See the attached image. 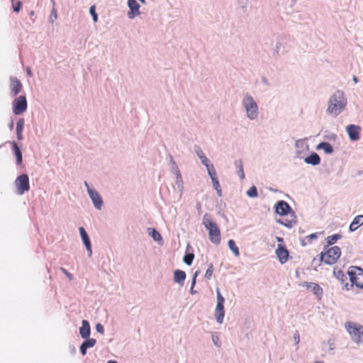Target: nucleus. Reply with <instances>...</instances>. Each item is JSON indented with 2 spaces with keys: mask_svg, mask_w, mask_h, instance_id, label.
<instances>
[{
  "mask_svg": "<svg viewBox=\"0 0 363 363\" xmlns=\"http://www.w3.org/2000/svg\"><path fill=\"white\" fill-rule=\"evenodd\" d=\"M203 225L208 230V238L210 241L214 245H219L221 240V233L217 223L212 218L211 216L206 213L203 216Z\"/></svg>",
  "mask_w": 363,
  "mask_h": 363,
  "instance_id": "nucleus-1",
  "label": "nucleus"
},
{
  "mask_svg": "<svg viewBox=\"0 0 363 363\" xmlns=\"http://www.w3.org/2000/svg\"><path fill=\"white\" fill-rule=\"evenodd\" d=\"M347 104L344 93L341 91H335L330 98L327 111L337 116L345 107Z\"/></svg>",
  "mask_w": 363,
  "mask_h": 363,
  "instance_id": "nucleus-2",
  "label": "nucleus"
},
{
  "mask_svg": "<svg viewBox=\"0 0 363 363\" xmlns=\"http://www.w3.org/2000/svg\"><path fill=\"white\" fill-rule=\"evenodd\" d=\"M340 255L341 250L338 246L330 247L319 254L320 260L328 265L335 264Z\"/></svg>",
  "mask_w": 363,
  "mask_h": 363,
  "instance_id": "nucleus-3",
  "label": "nucleus"
},
{
  "mask_svg": "<svg viewBox=\"0 0 363 363\" xmlns=\"http://www.w3.org/2000/svg\"><path fill=\"white\" fill-rule=\"evenodd\" d=\"M347 274L350 277L352 286L363 289V269L358 267L352 266L349 268Z\"/></svg>",
  "mask_w": 363,
  "mask_h": 363,
  "instance_id": "nucleus-4",
  "label": "nucleus"
},
{
  "mask_svg": "<svg viewBox=\"0 0 363 363\" xmlns=\"http://www.w3.org/2000/svg\"><path fill=\"white\" fill-rule=\"evenodd\" d=\"M345 328L354 341L363 343L362 325L355 323L349 322L345 324Z\"/></svg>",
  "mask_w": 363,
  "mask_h": 363,
  "instance_id": "nucleus-5",
  "label": "nucleus"
},
{
  "mask_svg": "<svg viewBox=\"0 0 363 363\" xmlns=\"http://www.w3.org/2000/svg\"><path fill=\"white\" fill-rule=\"evenodd\" d=\"M217 294V305L215 310V316L216 320L218 323H222L223 321V318L225 315L224 311V302L225 299L221 295L219 289H218L216 291Z\"/></svg>",
  "mask_w": 363,
  "mask_h": 363,
  "instance_id": "nucleus-6",
  "label": "nucleus"
},
{
  "mask_svg": "<svg viewBox=\"0 0 363 363\" xmlns=\"http://www.w3.org/2000/svg\"><path fill=\"white\" fill-rule=\"evenodd\" d=\"M243 104L250 119H255L257 116V105L251 96H247L243 100Z\"/></svg>",
  "mask_w": 363,
  "mask_h": 363,
  "instance_id": "nucleus-7",
  "label": "nucleus"
},
{
  "mask_svg": "<svg viewBox=\"0 0 363 363\" xmlns=\"http://www.w3.org/2000/svg\"><path fill=\"white\" fill-rule=\"evenodd\" d=\"M18 194H23L30 189L28 176L26 174H21L17 177L15 182Z\"/></svg>",
  "mask_w": 363,
  "mask_h": 363,
  "instance_id": "nucleus-8",
  "label": "nucleus"
},
{
  "mask_svg": "<svg viewBox=\"0 0 363 363\" xmlns=\"http://www.w3.org/2000/svg\"><path fill=\"white\" fill-rule=\"evenodd\" d=\"M27 109V101L25 96H20L13 103V112L16 115H20Z\"/></svg>",
  "mask_w": 363,
  "mask_h": 363,
  "instance_id": "nucleus-9",
  "label": "nucleus"
},
{
  "mask_svg": "<svg viewBox=\"0 0 363 363\" xmlns=\"http://www.w3.org/2000/svg\"><path fill=\"white\" fill-rule=\"evenodd\" d=\"M85 185L87 186L88 193L92 200V202H93L94 206L97 209H101V206L103 204V201H102L101 197L96 191H94L89 187L87 182H85Z\"/></svg>",
  "mask_w": 363,
  "mask_h": 363,
  "instance_id": "nucleus-10",
  "label": "nucleus"
},
{
  "mask_svg": "<svg viewBox=\"0 0 363 363\" xmlns=\"http://www.w3.org/2000/svg\"><path fill=\"white\" fill-rule=\"evenodd\" d=\"M291 208L287 202L284 201H279L275 206V211L281 216H286L290 213Z\"/></svg>",
  "mask_w": 363,
  "mask_h": 363,
  "instance_id": "nucleus-11",
  "label": "nucleus"
},
{
  "mask_svg": "<svg viewBox=\"0 0 363 363\" xmlns=\"http://www.w3.org/2000/svg\"><path fill=\"white\" fill-rule=\"evenodd\" d=\"M23 89V85L20 80L16 77H11L10 79V89L12 96H16Z\"/></svg>",
  "mask_w": 363,
  "mask_h": 363,
  "instance_id": "nucleus-12",
  "label": "nucleus"
},
{
  "mask_svg": "<svg viewBox=\"0 0 363 363\" xmlns=\"http://www.w3.org/2000/svg\"><path fill=\"white\" fill-rule=\"evenodd\" d=\"M276 255L281 264L286 263L289 259V251L281 245H278Z\"/></svg>",
  "mask_w": 363,
  "mask_h": 363,
  "instance_id": "nucleus-13",
  "label": "nucleus"
},
{
  "mask_svg": "<svg viewBox=\"0 0 363 363\" xmlns=\"http://www.w3.org/2000/svg\"><path fill=\"white\" fill-rule=\"evenodd\" d=\"M128 5L130 8V11L128 14L130 18H133L135 16L140 13V5L135 0H128Z\"/></svg>",
  "mask_w": 363,
  "mask_h": 363,
  "instance_id": "nucleus-14",
  "label": "nucleus"
},
{
  "mask_svg": "<svg viewBox=\"0 0 363 363\" xmlns=\"http://www.w3.org/2000/svg\"><path fill=\"white\" fill-rule=\"evenodd\" d=\"M347 132L352 140H357L359 138L360 128L355 125H350L347 127Z\"/></svg>",
  "mask_w": 363,
  "mask_h": 363,
  "instance_id": "nucleus-15",
  "label": "nucleus"
},
{
  "mask_svg": "<svg viewBox=\"0 0 363 363\" xmlns=\"http://www.w3.org/2000/svg\"><path fill=\"white\" fill-rule=\"evenodd\" d=\"M79 232H80V235H81L82 239L83 240V242H84L87 251L89 252V255L91 256L92 252H91V242L89 240V236L83 227L79 228Z\"/></svg>",
  "mask_w": 363,
  "mask_h": 363,
  "instance_id": "nucleus-16",
  "label": "nucleus"
},
{
  "mask_svg": "<svg viewBox=\"0 0 363 363\" xmlns=\"http://www.w3.org/2000/svg\"><path fill=\"white\" fill-rule=\"evenodd\" d=\"M79 333L82 338H87L90 335V325L87 320H82V325L79 328Z\"/></svg>",
  "mask_w": 363,
  "mask_h": 363,
  "instance_id": "nucleus-17",
  "label": "nucleus"
},
{
  "mask_svg": "<svg viewBox=\"0 0 363 363\" xmlns=\"http://www.w3.org/2000/svg\"><path fill=\"white\" fill-rule=\"evenodd\" d=\"M96 342V340L93 338H89L84 341L80 346V352L82 354L85 355L86 354L87 348L94 347Z\"/></svg>",
  "mask_w": 363,
  "mask_h": 363,
  "instance_id": "nucleus-18",
  "label": "nucleus"
},
{
  "mask_svg": "<svg viewBox=\"0 0 363 363\" xmlns=\"http://www.w3.org/2000/svg\"><path fill=\"white\" fill-rule=\"evenodd\" d=\"M363 225V215L357 216L350 225V230L354 231Z\"/></svg>",
  "mask_w": 363,
  "mask_h": 363,
  "instance_id": "nucleus-19",
  "label": "nucleus"
},
{
  "mask_svg": "<svg viewBox=\"0 0 363 363\" xmlns=\"http://www.w3.org/2000/svg\"><path fill=\"white\" fill-rule=\"evenodd\" d=\"M278 222L283 225H285L288 228H291L293 227L296 223V216H294V213L290 216V219H288V218H285V219H283V220H278Z\"/></svg>",
  "mask_w": 363,
  "mask_h": 363,
  "instance_id": "nucleus-20",
  "label": "nucleus"
},
{
  "mask_svg": "<svg viewBox=\"0 0 363 363\" xmlns=\"http://www.w3.org/2000/svg\"><path fill=\"white\" fill-rule=\"evenodd\" d=\"M305 162L307 164L317 165L320 162V158L317 153H312L311 155L305 158Z\"/></svg>",
  "mask_w": 363,
  "mask_h": 363,
  "instance_id": "nucleus-21",
  "label": "nucleus"
},
{
  "mask_svg": "<svg viewBox=\"0 0 363 363\" xmlns=\"http://www.w3.org/2000/svg\"><path fill=\"white\" fill-rule=\"evenodd\" d=\"M24 127V119L20 118L16 123V135L18 140H23V130Z\"/></svg>",
  "mask_w": 363,
  "mask_h": 363,
  "instance_id": "nucleus-22",
  "label": "nucleus"
},
{
  "mask_svg": "<svg viewBox=\"0 0 363 363\" xmlns=\"http://www.w3.org/2000/svg\"><path fill=\"white\" fill-rule=\"evenodd\" d=\"M186 279V273L180 269H177L174 273V281L177 283H183Z\"/></svg>",
  "mask_w": 363,
  "mask_h": 363,
  "instance_id": "nucleus-23",
  "label": "nucleus"
},
{
  "mask_svg": "<svg viewBox=\"0 0 363 363\" xmlns=\"http://www.w3.org/2000/svg\"><path fill=\"white\" fill-rule=\"evenodd\" d=\"M12 147L14 152V155L16 157V162L18 164H21L22 162V153L16 142L12 143Z\"/></svg>",
  "mask_w": 363,
  "mask_h": 363,
  "instance_id": "nucleus-24",
  "label": "nucleus"
},
{
  "mask_svg": "<svg viewBox=\"0 0 363 363\" xmlns=\"http://www.w3.org/2000/svg\"><path fill=\"white\" fill-rule=\"evenodd\" d=\"M318 148L323 150L327 154H330L333 152L332 145L329 143L326 142L320 143Z\"/></svg>",
  "mask_w": 363,
  "mask_h": 363,
  "instance_id": "nucleus-25",
  "label": "nucleus"
},
{
  "mask_svg": "<svg viewBox=\"0 0 363 363\" xmlns=\"http://www.w3.org/2000/svg\"><path fill=\"white\" fill-rule=\"evenodd\" d=\"M333 274L337 279L342 282L346 280L345 274L343 271L339 268L335 267L333 269Z\"/></svg>",
  "mask_w": 363,
  "mask_h": 363,
  "instance_id": "nucleus-26",
  "label": "nucleus"
},
{
  "mask_svg": "<svg viewBox=\"0 0 363 363\" xmlns=\"http://www.w3.org/2000/svg\"><path fill=\"white\" fill-rule=\"evenodd\" d=\"M341 235L340 234H333L332 235H329L326 238L325 240L328 245H332L335 243L338 240L341 238Z\"/></svg>",
  "mask_w": 363,
  "mask_h": 363,
  "instance_id": "nucleus-27",
  "label": "nucleus"
},
{
  "mask_svg": "<svg viewBox=\"0 0 363 363\" xmlns=\"http://www.w3.org/2000/svg\"><path fill=\"white\" fill-rule=\"evenodd\" d=\"M229 248L232 250L233 254L238 257L240 255L239 248L236 246L235 242L233 240H229L228 242Z\"/></svg>",
  "mask_w": 363,
  "mask_h": 363,
  "instance_id": "nucleus-28",
  "label": "nucleus"
},
{
  "mask_svg": "<svg viewBox=\"0 0 363 363\" xmlns=\"http://www.w3.org/2000/svg\"><path fill=\"white\" fill-rule=\"evenodd\" d=\"M311 291L318 297H320L323 295V289L318 284L312 285Z\"/></svg>",
  "mask_w": 363,
  "mask_h": 363,
  "instance_id": "nucleus-29",
  "label": "nucleus"
},
{
  "mask_svg": "<svg viewBox=\"0 0 363 363\" xmlns=\"http://www.w3.org/2000/svg\"><path fill=\"white\" fill-rule=\"evenodd\" d=\"M211 181H212V184H213L214 189L217 191L218 195L219 196H220L222 195V190H221V187L220 186L218 178H213V179H211Z\"/></svg>",
  "mask_w": 363,
  "mask_h": 363,
  "instance_id": "nucleus-30",
  "label": "nucleus"
},
{
  "mask_svg": "<svg viewBox=\"0 0 363 363\" xmlns=\"http://www.w3.org/2000/svg\"><path fill=\"white\" fill-rule=\"evenodd\" d=\"M150 235L152 236L154 240L155 241H160L162 240V236L154 228H150Z\"/></svg>",
  "mask_w": 363,
  "mask_h": 363,
  "instance_id": "nucleus-31",
  "label": "nucleus"
},
{
  "mask_svg": "<svg viewBox=\"0 0 363 363\" xmlns=\"http://www.w3.org/2000/svg\"><path fill=\"white\" fill-rule=\"evenodd\" d=\"M236 167L238 168V174L241 179L245 178V173L243 169V165L241 161H238L235 162Z\"/></svg>",
  "mask_w": 363,
  "mask_h": 363,
  "instance_id": "nucleus-32",
  "label": "nucleus"
},
{
  "mask_svg": "<svg viewBox=\"0 0 363 363\" xmlns=\"http://www.w3.org/2000/svg\"><path fill=\"white\" fill-rule=\"evenodd\" d=\"M247 195L250 198H255L258 196L257 190L255 186H252L247 191Z\"/></svg>",
  "mask_w": 363,
  "mask_h": 363,
  "instance_id": "nucleus-33",
  "label": "nucleus"
},
{
  "mask_svg": "<svg viewBox=\"0 0 363 363\" xmlns=\"http://www.w3.org/2000/svg\"><path fill=\"white\" fill-rule=\"evenodd\" d=\"M206 167L211 179H213V178H217L216 172L213 164H210L207 165Z\"/></svg>",
  "mask_w": 363,
  "mask_h": 363,
  "instance_id": "nucleus-34",
  "label": "nucleus"
},
{
  "mask_svg": "<svg viewBox=\"0 0 363 363\" xmlns=\"http://www.w3.org/2000/svg\"><path fill=\"white\" fill-rule=\"evenodd\" d=\"M198 155L199 157V158L201 159L202 163L206 167L207 165L210 164H209V161L208 160V158L204 155L203 152L201 151V150H199V152H198Z\"/></svg>",
  "mask_w": 363,
  "mask_h": 363,
  "instance_id": "nucleus-35",
  "label": "nucleus"
},
{
  "mask_svg": "<svg viewBox=\"0 0 363 363\" xmlns=\"http://www.w3.org/2000/svg\"><path fill=\"white\" fill-rule=\"evenodd\" d=\"M194 258V255L193 253L186 254L184 257V262L188 264L191 265L192 264L193 259Z\"/></svg>",
  "mask_w": 363,
  "mask_h": 363,
  "instance_id": "nucleus-36",
  "label": "nucleus"
},
{
  "mask_svg": "<svg viewBox=\"0 0 363 363\" xmlns=\"http://www.w3.org/2000/svg\"><path fill=\"white\" fill-rule=\"evenodd\" d=\"M213 265L212 264H211L207 270L206 271V273H205V277L208 279H210L213 275Z\"/></svg>",
  "mask_w": 363,
  "mask_h": 363,
  "instance_id": "nucleus-37",
  "label": "nucleus"
},
{
  "mask_svg": "<svg viewBox=\"0 0 363 363\" xmlns=\"http://www.w3.org/2000/svg\"><path fill=\"white\" fill-rule=\"evenodd\" d=\"M90 13L91 15L92 16V18H93V21L94 22H97L98 21V16H97V14L95 11V6L93 5L90 7Z\"/></svg>",
  "mask_w": 363,
  "mask_h": 363,
  "instance_id": "nucleus-38",
  "label": "nucleus"
},
{
  "mask_svg": "<svg viewBox=\"0 0 363 363\" xmlns=\"http://www.w3.org/2000/svg\"><path fill=\"white\" fill-rule=\"evenodd\" d=\"M199 274V271H196L194 274V277H193V279H192V283H191V293L192 294H194V291L193 290L195 284H196V277L198 276V274Z\"/></svg>",
  "mask_w": 363,
  "mask_h": 363,
  "instance_id": "nucleus-39",
  "label": "nucleus"
},
{
  "mask_svg": "<svg viewBox=\"0 0 363 363\" xmlns=\"http://www.w3.org/2000/svg\"><path fill=\"white\" fill-rule=\"evenodd\" d=\"M57 18V11L55 8L52 9V11H51V14H50V21L52 22H54Z\"/></svg>",
  "mask_w": 363,
  "mask_h": 363,
  "instance_id": "nucleus-40",
  "label": "nucleus"
},
{
  "mask_svg": "<svg viewBox=\"0 0 363 363\" xmlns=\"http://www.w3.org/2000/svg\"><path fill=\"white\" fill-rule=\"evenodd\" d=\"M60 270L61 272L65 274V276L69 279V280H72L73 279V276L72 274H70L69 272H67L65 268L63 267H61L60 268Z\"/></svg>",
  "mask_w": 363,
  "mask_h": 363,
  "instance_id": "nucleus-41",
  "label": "nucleus"
},
{
  "mask_svg": "<svg viewBox=\"0 0 363 363\" xmlns=\"http://www.w3.org/2000/svg\"><path fill=\"white\" fill-rule=\"evenodd\" d=\"M212 340H213V342H214V344L216 345H217L218 347L220 346V342H219V337L217 335H212Z\"/></svg>",
  "mask_w": 363,
  "mask_h": 363,
  "instance_id": "nucleus-42",
  "label": "nucleus"
},
{
  "mask_svg": "<svg viewBox=\"0 0 363 363\" xmlns=\"http://www.w3.org/2000/svg\"><path fill=\"white\" fill-rule=\"evenodd\" d=\"M13 11H14L18 12L20 11V9H21V1H17L16 4L13 5Z\"/></svg>",
  "mask_w": 363,
  "mask_h": 363,
  "instance_id": "nucleus-43",
  "label": "nucleus"
},
{
  "mask_svg": "<svg viewBox=\"0 0 363 363\" xmlns=\"http://www.w3.org/2000/svg\"><path fill=\"white\" fill-rule=\"evenodd\" d=\"M294 340L296 342V344H298L300 341V336H299V334L296 331L295 333H294Z\"/></svg>",
  "mask_w": 363,
  "mask_h": 363,
  "instance_id": "nucleus-44",
  "label": "nucleus"
},
{
  "mask_svg": "<svg viewBox=\"0 0 363 363\" xmlns=\"http://www.w3.org/2000/svg\"><path fill=\"white\" fill-rule=\"evenodd\" d=\"M306 238H308L311 241L313 239H316L317 235L315 233H312L310 235L307 236Z\"/></svg>",
  "mask_w": 363,
  "mask_h": 363,
  "instance_id": "nucleus-45",
  "label": "nucleus"
},
{
  "mask_svg": "<svg viewBox=\"0 0 363 363\" xmlns=\"http://www.w3.org/2000/svg\"><path fill=\"white\" fill-rule=\"evenodd\" d=\"M313 284H314V283L304 282V283L303 284V286H306L307 289H311L312 285H313Z\"/></svg>",
  "mask_w": 363,
  "mask_h": 363,
  "instance_id": "nucleus-46",
  "label": "nucleus"
},
{
  "mask_svg": "<svg viewBox=\"0 0 363 363\" xmlns=\"http://www.w3.org/2000/svg\"><path fill=\"white\" fill-rule=\"evenodd\" d=\"M96 330L99 333H103L104 332V328L103 326L101 325V324H98L96 325Z\"/></svg>",
  "mask_w": 363,
  "mask_h": 363,
  "instance_id": "nucleus-47",
  "label": "nucleus"
},
{
  "mask_svg": "<svg viewBox=\"0 0 363 363\" xmlns=\"http://www.w3.org/2000/svg\"><path fill=\"white\" fill-rule=\"evenodd\" d=\"M26 72H27L28 76H29V77L32 76V72H31V70H30V69L29 67L27 68Z\"/></svg>",
  "mask_w": 363,
  "mask_h": 363,
  "instance_id": "nucleus-48",
  "label": "nucleus"
},
{
  "mask_svg": "<svg viewBox=\"0 0 363 363\" xmlns=\"http://www.w3.org/2000/svg\"><path fill=\"white\" fill-rule=\"evenodd\" d=\"M9 128L10 130H12L13 128V122L11 121V123L9 124Z\"/></svg>",
  "mask_w": 363,
  "mask_h": 363,
  "instance_id": "nucleus-49",
  "label": "nucleus"
},
{
  "mask_svg": "<svg viewBox=\"0 0 363 363\" xmlns=\"http://www.w3.org/2000/svg\"><path fill=\"white\" fill-rule=\"evenodd\" d=\"M353 80H354V82L355 83H357V77H356L355 76H354V77H353Z\"/></svg>",
  "mask_w": 363,
  "mask_h": 363,
  "instance_id": "nucleus-50",
  "label": "nucleus"
},
{
  "mask_svg": "<svg viewBox=\"0 0 363 363\" xmlns=\"http://www.w3.org/2000/svg\"><path fill=\"white\" fill-rule=\"evenodd\" d=\"M108 363H118L116 361L109 360Z\"/></svg>",
  "mask_w": 363,
  "mask_h": 363,
  "instance_id": "nucleus-51",
  "label": "nucleus"
},
{
  "mask_svg": "<svg viewBox=\"0 0 363 363\" xmlns=\"http://www.w3.org/2000/svg\"><path fill=\"white\" fill-rule=\"evenodd\" d=\"M314 363H324L323 361H316Z\"/></svg>",
  "mask_w": 363,
  "mask_h": 363,
  "instance_id": "nucleus-52",
  "label": "nucleus"
},
{
  "mask_svg": "<svg viewBox=\"0 0 363 363\" xmlns=\"http://www.w3.org/2000/svg\"><path fill=\"white\" fill-rule=\"evenodd\" d=\"M139 1H141L143 4L145 3V0H139Z\"/></svg>",
  "mask_w": 363,
  "mask_h": 363,
  "instance_id": "nucleus-53",
  "label": "nucleus"
},
{
  "mask_svg": "<svg viewBox=\"0 0 363 363\" xmlns=\"http://www.w3.org/2000/svg\"><path fill=\"white\" fill-rule=\"evenodd\" d=\"M277 239H278V240H279V241H283V239H282V238H278Z\"/></svg>",
  "mask_w": 363,
  "mask_h": 363,
  "instance_id": "nucleus-54",
  "label": "nucleus"
}]
</instances>
